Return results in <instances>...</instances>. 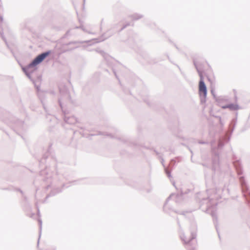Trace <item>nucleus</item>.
<instances>
[{
	"label": "nucleus",
	"mask_w": 250,
	"mask_h": 250,
	"mask_svg": "<svg viewBox=\"0 0 250 250\" xmlns=\"http://www.w3.org/2000/svg\"><path fill=\"white\" fill-rule=\"evenodd\" d=\"M200 80L199 83V94L201 97L205 99L207 94V89L206 85L204 82L203 75L200 74Z\"/></svg>",
	"instance_id": "1"
},
{
	"label": "nucleus",
	"mask_w": 250,
	"mask_h": 250,
	"mask_svg": "<svg viewBox=\"0 0 250 250\" xmlns=\"http://www.w3.org/2000/svg\"><path fill=\"white\" fill-rule=\"evenodd\" d=\"M50 54V52L43 53L38 56L29 65L28 67H32L37 65L41 63L46 57Z\"/></svg>",
	"instance_id": "2"
}]
</instances>
